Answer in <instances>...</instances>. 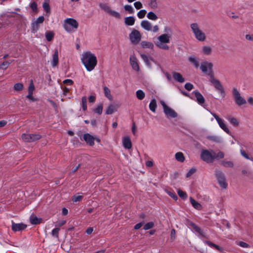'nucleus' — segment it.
<instances>
[{"label": "nucleus", "instance_id": "obj_25", "mask_svg": "<svg viewBox=\"0 0 253 253\" xmlns=\"http://www.w3.org/2000/svg\"><path fill=\"white\" fill-rule=\"evenodd\" d=\"M226 118L228 121V122L233 126H239V122L236 118L231 116H227Z\"/></svg>", "mask_w": 253, "mask_h": 253}, {"label": "nucleus", "instance_id": "obj_56", "mask_svg": "<svg viewBox=\"0 0 253 253\" xmlns=\"http://www.w3.org/2000/svg\"><path fill=\"white\" fill-rule=\"evenodd\" d=\"M196 172V169L192 168L186 173V177H189Z\"/></svg>", "mask_w": 253, "mask_h": 253}, {"label": "nucleus", "instance_id": "obj_14", "mask_svg": "<svg viewBox=\"0 0 253 253\" xmlns=\"http://www.w3.org/2000/svg\"><path fill=\"white\" fill-rule=\"evenodd\" d=\"M129 63L132 68L136 72H139L140 67L138 63L137 59L135 55L133 54L130 56Z\"/></svg>", "mask_w": 253, "mask_h": 253}, {"label": "nucleus", "instance_id": "obj_17", "mask_svg": "<svg viewBox=\"0 0 253 253\" xmlns=\"http://www.w3.org/2000/svg\"><path fill=\"white\" fill-rule=\"evenodd\" d=\"M122 143L123 146L127 149H130L132 147V144L130 138L128 136H124L123 138Z\"/></svg>", "mask_w": 253, "mask_h": 253}, {"label": "nucleus", "instance_id": "obj_24", "mask_svg": "<svg viewBox=\"0 0 253 253\" xmlns=\"http://www.w3.org/2000/svg\"><path fill=\"white\" fill-rule=\"evenodd\" d=\"M192 93L194 94L199 104H202L204 103L205 99L203 96L198 91H194Z\"/></svg>", "mask_w": 253, "mask_h": 253}, {"label": "nucleus", "instance_id": "obj_8", "mask_svg": "<svg viewBox=\"0 0 253 253\" xmlns=\"http://www.w3.org/2000/svg\"><path fill=\"white\" fill-rule=\"evenodd\" d=\"M232 93L235 103L237 106H241L246 104V100L241 96L240 93L236 88L233 89Z\"/></svg>", "mask_w": 253, "mask_h": 253}, {"label": "nucleus", "instance_id": "obj_45", "mask_svg": "<svg viewBox=\"0 0 253 253\" xmlns=\"http://www.w3.org/2000/svg\"><path fill=\"white\" fill-rule=\"evenodd\" d=\"M191 225L193 229L197 232H198L199 234L201 235H203V232L201 230V229L198 227L197 225H196L195 224L191 223Z\"/></svg>", "mask_w": 253, "mask_h": 253}, {"label": "nucleus", "instance_id": "obj_15", "mask_svg": "<svg viewBox=\"0 0 253 253\" xmlns=\"http://www.w3.org/2000/svg\"><path fill=\"white\" fill-rule=\"evenodd\" d=\"M44 18L43 16L39 17L37 20L32 23V30L34 33H36L39 30V24L43 22Z\"/></svg>", "mask_w": 253, "mask_h": 253}, {"label": "nucleus", "instance_id": "obj_32", "mask_svg": "<svg viewBox=\"0 0 253 253\" xmlns=\"http://www.w3.org/2000/svg\"><path fill=\"white\" fill-rule=\"evenodd\" d=\"M175 158L178 162L181 163L185 161V157L183 154L181 152H177L175 154Z\"/></svg>", "mask_w": 253, "mask_h": 253}, {"label": "nucleus", "instance_id": "obj_58", "mask_svg": "<svg viewBox=\"0 0 253 253\" xmlns=\"http://www.w3.org/2000/svg\"><path fill=\"white\" fill-rule=\"evenodd\" d=\"M184 86L185 89L188 91L191 90L193 88V85L190 83H186Z\"/></svg>", "mask_w": 253, "mask_h": 253}, {"label": "nucleus", "instance_id": "obj_64", "mask_svg": "<svg viewBox=\"0 0 253 253\" xmlns=\"http://www.w3.org/2000/svg\"><path fill=\"white\" fill-rule=\"evenodd\" d=\"M248 102L252 106H253V97H249L248 98Z\"/></svg>", "mask_w": 253, "mask_h": 253}, {"label": "nucleus", "instance_id": "obj_55", "mask_svg": "<svg viewBox=\"0 0 253 253\" xmlns=\"http://www.w3.org/2000/svg\"><path fill=\"white\" fill-rule=\"evenodd\" d=\"M224 154L223 152H219L217 153V154H215L214 159H222L224 157Z\"/></svg>", "mask_w": 253, "mask_h": 253}, {"label": "nucleus", "instance_id": "obj_2", "mask_svg": "<svg viewBox=\"0 0 253 253\" xmlns=\"http://www.w3.org/2000/svg\"><path fill=\"white\" fill-rule=\"evenodd\" d=\"M81 61L88 72L93 71L97 64L96 56L90 51H84L82 53Z\"/></svg>", "mask_w": 253, "mask_h": 253}, {"label": "nucleus", "instance_id": "obj_33", "mask_svg": "<svg viewBox=\"0 0 253 253\" xmlns=\"http://www.w3.org/2000/svg\"><path fill=\"white\" fill-rule=\"evenodd\" d=\"M149 109L153 112H155L156 111V109L157 108V101L155 99H153L149 104Z\"/></svg>", "mask_w": 253, "mask_h": 253}, {"label": "nucleus", "instance_id": "obj_6", "mask_svg": "<svg viewBox=\"0 0 253 253\" xmlns=\"http://www.w3.org/2000/svg\"><path fill=\"white\" fill-rule=\"evenodd\" d=\"M210 82L212 84L215 89L220 94L221 96L223 98L225 96V92L224 88L218 80L216 79L213 76H211Z\"/></svg>", "mask_w": 253, "mask_h": 253}, {"label": "nucleus", "instance_id": "obj_51", "mask_svg": "<svg viewBox=\"0 0 253 253\" xmlns=\"http://www.w3.org/2000/svg\"><path fill=\"white\" fill-rule=\"evenodd\" d=\"M133 4L136 9H140L143 7L142 3L139 1H135Z\"/></svg>", "mask_w": 253, "mask_h": 253}, {"label": "nucleus", "instance_id": "obj_34", "mask_svg": "<svg viewBox=\"0 0 253 253\" xmlns=\"http://www.w3.org/2000/svg\"><path fill=\"white\" fill-rule=\"evenodd\" d=\"M103 90H104L105 96L109 100H112L113 99V98H112V95L111 94V91H110V89L108 87L105 86L103 88Z\"/></svg>", "mask_w": 253, "mask_h": 253}, {"label": "nucleus", "instance_id": "obj_53", "mask_svg": "<svg viewBox=\"0 0 253 253\" xmlns=\"http://www.w3.org/2000/svg\"><path fill=\"white\" fill-rule=\"evenodd\" d=\"M10 64V63L8 61L3 62L0 65V68L2 69H6Z\"/></svg>", "mask_w": 253, "mask_h": 253}, {"label": "nucleus", "instance_id": "obj_50", "mask_svg": "<svg viewBox=\"0 0 253 253\" xmlns=\"http://www.w3.org/2000/svg\"><path fill=\"white\" fill-rule=\"evenodd\" d=\"M166 192L173 200L175 201L177 200V197L174 192H170L168 190H166Z\"/></svg>", "mask_w": 253, "mask_h": 253}, {"label": "nucleus", "instance_id": "obj_27", "mask_svg": "<svg viewBox=\"0 0 253 253\" xmlns=\"http://www.w3.org/2000/svg\"><path fill=\"white\" fill-rule=\"evenodd\" d=\"M140 45L143 48H149L152 49L154 47V44L152 42L145 41L141 42Z\"/></svg>", "mask_w": 253, "mask_h": 253}, {"label": "nucleus", "instance_id": "obj_20", "mask_svg": "<svg viewBox=\"0 0 253 253\" xmlns=\"http://www.w3.org/2000/svg\"><path fill=\"white\" fill-rule=\"evenodd\" d=\"M212 52V48L209 45H204L202 47L201 53L204 55H210Z\"/></svg>", "mask_w": 253, "mask_h": 253}, {"label": "nucleus", "instance_id": "obj_41", "mask_svg": "<svg viewBox=\"0 0 253 253\" xmlns=\"http://www.w3.org/2000/svg\"><path fill=\"white\" fill-rule=\"evenodd\" d=\"M146 13L147 12L145 10H140L138 12L137 16L139 19H142L145 16Z\"/></svg>", "mask_w": 253, "mask_h": 253}, {"label": "nucleus", "instance_id": "obj_42", "mask_svg": "<svg viewBox=\"0 0 253 253\" xmlns=\"http://www.w3.org/2000/svg\"><path fill=\"white\" fill-rule=\"evenodd\" d=\"M13 88L16 91H21L23 89V85L21 83H17L14 85Z\"/></svg>", "mask_w": 253, "mask_h": 253}, {"label": "nucleus", "instance_id": "obj_60", "mask_svg": "<svg viewBox=\"0 0 253 253\" xmlns=\"http://www.w3.org/2000/svg\"><path fill=\"white\" fill-rule=\"evenodd\" d=\"M238 245L243 248H249L250 247L249 245L244 242H239Z\"/></svg>", "mask_w": 253, "mask_h": 253}, {"label": "nucleus", "instance_id": "obj_36", "mask_svg": "<svg viewBox=\"0 0 253 253\" xmlns=\"http://www.w3.org/2000/svg\"><path fill=\"white\" fill-rule=\"evenodd\" d=\"M147 17L149 19L153 21H155L158 19L157 15L152 11L149 12L147 13Z\"/></svg>", "mask_w": 253, "mask_h": 253}, {"label": "nucleus", "instance_id": "obj_35", "mask_svg": "<svg viewBox=\"0 0 253 253\" xmlns=\"http://www.w3.org/2000/svg\"><path fill=\"white\" fill-rule=\"evenodd\" d=\"M30 220L32 224H38L41 223V219L38 218L35 215L31 216Z\"/></svg>", "mask_w": 253, "mask_h": 253}, {"label": "nucleus", "instance_id": "obj_9", "mask_svg": "<svg viewBox=\"0 0 253 253\" xmlns=\"http://www.w3.org/2000/svg\"><path fill=\"white\" fill-rule=\"evenodd\" d=\"M99 5L101 9L104 10L109 15L116 19H120L121 18V14L118 12L112 9L111 7L107 4L100 3Z\"/></svg>", "mask_w": 253, "mask_h": 253}, {"label": "nucleus", "instance_id": "obj_62", "mask_svg": "<svg viewBox=\"0 0 253 253\" xmlns=\"http://www.w3.org/2000/svg\"><path fill=\"white\" fill-rule=\"evenodd\" d=\"M26 97L28 99L32 101H34L36 100V99L33 96V93H28V95Z\"/></svg>", "mask_w": 253, "mask_h": 253}, {"label": "nucleus", "instance_id": "obj_5", "mask_svg": "<svg viewBox=\"0 0 253 253\" xmlns=\"http://www.w3.org/2000/svg\"><path fill=\"white\" fill-rule=\"evenodd\" d=\"M142 39V35L137 30L133 29L129 34V39L130 42L134 45L138 44Z\"/></svg>", "mask_w": 253, "mask_h": 253}, {"label": "nucleus", "instance_id": "obj_49", "mask_svg": "<svg viewBox=\"0 0 253 253\" xmlns=\"http://www.w3.org/2000/svg\"><path fill=\"white\" fill-rule=\"evenodd\" d=\"M222 165L225 167L232 168L233 167V163L231 161H223Z\"/></svg>", "mask_w": 253, "mask_h": 253}, {"label": "nucleus", "instance_id": "obj_28", "mask_svg": "<svg viewBox=\"0 0 253 253\" xmlns=\"http://www.w3.org/2000/svg\"><path fill=\"white\" fill-rule=\"evenodd\" d=\"M140 56H141V58L143 59V60L144 61V62L145 63L146 65L149 68H151V64L150 62V60L154 61L153 58H149L148 57V56L146 55H145V54H141Z\"/></svg>", "mask_w": 253, "mask_h": 253}, {"label": "nucleus", "instance_id": "obj_7", "mask_svg": "<svg viewBox=\"0 0 253 253\" xmlns=\"http://www.w3.org/2000/svg\"><path fill=\"white\" fill-rule=\"evenodd\" d=\"M215 157V153L213 151H209L203 150L201 153V158L205 162L210 163L213 162Z\"/></svg>", "mask_w": 253, "mask_h": 253}, {"label": "nucleus", "instance_id": "obj_43", "mask_svg": "<svg viewBox=\"0 0 253 253\" xmlns=\"http://www.w3.org/2000/svg\"><path fill=\"white\" fill-rule=\"evenodd\" d=\"M177 194L178 196L183 199H185L187 197V194L180 189L177 190Z\"/></svg>", "mask_w": 253, "mask_h": 253}, {"label": "nucleus", "instance_id": "obj_63", "mask_svg": "<svg viewBox=\"0 0 253 253\" xmlns=\"http://www.w3.org/2000/svg\"><path fill=\"white\" fill-rule=\"evenodd\" d=\"M96 97L94 95H90L88 97V100L89 102L93 103L95 102Z\"/></svg>", "mask_w": 253, "mask_h": 253}, {"label": "nucleus", "instance_id": "obj_18", "mask_svg": "<svg viewBox=\"0 0 253 253\" xmlns=\"http://www.w3.org/2000/svg\"><path fill=\"white\" fill-rule=\"evenodd\" d=\"M83 139L86 142L87 144L90 146L94 145V141L95 138L93 136L89 133H85L83 135Z\"/></svg>", "mask_w": 253, "mask_h": 253}, {"label": "nucleus", "instance_id": "obj_44", "mask_svg": "<svg viewBox=\"0 0 253 253\" xmlns=\"http://www.w3.org/2000/svg\"><path fill=\"white\" fill-rule=\"evenodd\" d=\"M154 226V223L153 222H149L145 224L143 227L144 230H147L150 229L152 228Z\"/></svg>", "mask_w": 253, "mask_h": 253}, {"label": "nucleus", "instance_id": "obj_29", "mask_svg": "<svg viewBox=\"0 0 253 253\" xmlns=\"http://www.w3.org/2000/svg\"><path fill=\"white\" fill-rule=\"evenodd\" d=\"M189 199L191 205L195 209L198 210H201L202 209L201 205L199 203L195 201L193 198L190 197Z\"/></svg>", "mask_w": 253, "mask_h": 253}, {"label": "nucleus", "instance_id": "obj_54", "mask_svg": "<svg viewBox=\"0 0 253 253\" xmlns=\"http://www.w3.org/2000/svg\"><path fill=\"white\" fill-rule=\"evenodd\" d=\"M60 230V229L59 228H56L52 230V235L53 236H55L56 237H58V233Z\"/></svg>", "mask_w": 253, "mask_h": 253}, {"label": "nucleus", "instance_id": "obj_47", "mask_svg": "<svg viewBox=\"0 0 253 253\" xmlns=\"http://www.w3.org/2000/svg\"><path fill=\"white\" fill-rule=\"evenodd\" d=\"M35 90V86L32 80H31L30 84L28 87V93H33Z\"/></svg>", "mask_w": 253, "mask_h": 253}, {"label": "nucleus", "instance_id": "obj_10", "mask_svg": "<svg viewBox=\"0 0 253 253\" xmlns=\"http://www.w3.org/2000/svg\"><path fill=\"white\" fill-rule=\"evenodd\" d=\"M163 107L164 112L167 118H175L177 117V113L172 109L167 106L163 101H161Z\"/></svg>", "mask_w": 253, "mask_h": 253}, {"label": "nucleus", "instance_id": "obj_11", "mask_svg": "<svg viewBox=\"0 0 253 253\" xmlns=\"http://www.w3.org/2000/svg\"><path fill=\"white\" fill-rule=\"evenodd\" d=\"M41 136L39 134H25L24 133L21 136V138L24 142H31L40 139Z\"/></svg>", "mask_w": 253, "mask_h": 253}, {"label": "nucleus", "instance_id": "obj_13", "mask_svg": "<svg viewBox=\"0 0 253 253\" xmlns=\"http://www.w3.org/2000/svg\"><path fill=\"white\" fill-rule=\"evenodd\" d=\"M212 115L213 116V117L215 118L216 121H217L218 125L220 127L223 129L225 132H226L228 134H230V131L228 127H227L225 122L224 120L222 119L219 118L216 114L215 113H211Z\"/></svg>", "mask_w": 253, "mask_h": 253}, {"label": "nucleus", "instance_id": "obj_1", "mask_svg": "<svg viewBox=\"0 0 253 253\" xmlns=\"http://www.w3.org/2000/svg\"><path fill=\"white\" fill-rule=\"evenodd\" d=\"M164 31L165 33L157 37L155 42V44L159 49L169 50V44L172 37V32L171 29L168 27H165Z\"/></svg>", "mask_w": 253, "mask_h": 253}, {"label": "nucleus", "instance_id": "obj_12", "mask_svg": "<svg viewBox=\"0 0 253 253\" xmlns=\"http://www.w3.org/2000/svg\"><path fill=\"white\" fill-rule=\"evenodd\" d=\"M215 176L220 186L223 189H226L227 186V183L226 182L224 174L220 171H216Z\"/></svg>", "mask_w": 253, "mask_h": 253}, {"label": "nucleus", "instance_id": "obj_37", "mask_svg": "<svg viewBox=\"0 0 253 253\" xmlns=\"http://www.w3.org/2000/svg\"><path fill=\"white\" fill-rule=\"evenodd\" d=\"M136 95L137 98L139 100H142L145 96V94L144 92L140 89L136 91Z\"/></svg>", "mask_w": 253, "mask_h": 253}, {"label": "nucleus", "instance_id": "obj_3", "mask_svg": "<svg viewBox=\"0 0 253 253\" xmlns=\"http://www.w3.org/2000/svg\"><path fill=\"white\" fill-rule=\"evenodd\" d=\"M192 33L195 39L200 42H205L207 39L205 33L200 28L199 25L197 23H193L190 24Z\"/></svg>", "mask_w": 253, "mask_h": 253}, {"label": "nucleus", "instance_id": "obj_30", "mask_svg": "<svg viewBox=\"0 0 253 253\" xmlns=\"http://www.w3.org/2000/svg\"><path fill=\"white\" fill-rule=\"evenodd\" d=\"M172 76L174 79L179 83H183L185 81L182 76L179 73L173 72L172 73Z\"/></svg>", "mask_w": 253, "mask_h": 253}, {"label": "nucleus", "instance_id": "obj_39", "mask_svg": "<svg viewBox=\"0 0 253 253\" xmlns=\"http://www.w3.org/2000/svg\"><path fill=\"white\" fill-rule=\"evenodd\" d=\"M82 106L84 111L87 110V99L85 96H84L82 98Z\"/></svg>", "mask_w": 253, "mask_h": 253}, {"label": "nucleus", "instance_id": "obj_16", "mask_svg": "<svg viewBox=\"0 0 253 253\" xmlns=\"http://www.w3.org/2000/svg\"><path fill=\"white\" fill-rule=\"evenodd\" d=\"M212 67V63L207 61L203 62L200 66V69L203 73H207L208 70L211 71Z\"/></svg>", "mask_w": 253, "mask_h": 253}, {"label": "nucleus", "instance_id": "obj_26", "mask_svg": "<svg viewBox=\"0 0 253 253\" xmlns=\"http://www.w3.org/2000/svg\"><path fill=\"white\" fill-rule=\"evenodd\" d=\"M188 60L196 68H198L199 67V60L195 56H191L189 57Z\"/></svg>", "mask_w": 253, "mask_h": 253}, {"label": "nucleus", "instance_id": "obj_19", "mask_svg": "<svg viewBox=\"0 0 253 253\" xmlns=\"http://www.w3.org/2000/svg\"><path fill=\"white\" fill-rule=\"evenodd\" d=\"M26 227V225L23 223H15L12 222V229L15 232L23 230Z\"/></svg>", "mask_w": 253, "mask_h": 253}, {"label": "nucleus", "instance_id": "obj_61", "mask_svg": "<svg viewBox=\"0 0 253 253\" xmlns=\"http://www.w3.org/2000/svg\"><path fill=\"white\" fill-rule=\"evenodd\" d=\"M159 30V28L158 25H155L153 27L152 26V30L151 31H152L154 33H157L158 32Z\"/></svg>", "mask_w": 253, "mask_h": 253}, {"label": "nucleus", "instance_id": "obj_38", "mask_svg": "<svg viewBox=\"0 0 253 253\" xmlns=\"http://www.w3.org/2000/svg\"><path fill=\"white\" fill-rule=\"evenodd\" d=\"M54 36V33L53 31H49L46 33L45 37L46 40L50 42L51 41Z\"/></svg>", "mask_w": 253, "mask_h": 253}, {"label": "nucleus", "instance_id": "obj_59", "mask_svg": "<svg viewBox=\"0 0 253 253\" xmlns=\"http://www.w3.org/2000/svg\"><path fill=\"white\" fill-rule=\"evenodd\" d=\"M43 8L47 13H48L50 12V7H49V4L47 3H46V2L43 3Z\"/></svg>", "mask_w": 253, "mask_h": 253}, {"label": "nucleus", "instance_id": "obj_48", "mask_svg": "<svg viewBox=\"0 0 253 253\" xmlns=\"http://www.w3.org/2000/svg\"><path fill=\"white\" fill-rule=\"evenodd\" d=\"M83 198V196L80 195H75L72 198L73 202H77L80 201Z\"/></svg>", "mask_w": 253, "mask_h": 253}, {"label": "nucleus", "instance_id": "obj_31", "mask_svg": "<svg viewBox=\"0 0 253 253\" xmlns=\"http://www.w3.org/2000/svg\"><path fill=\"white\" fill-rule=\"evenodd\" d=\"M135 18L132 16L127 17L125 18V23L127 26H132L134 24Z\"/></svg>", "mask_w": 253, "mask_h": 253}, {"label": "nucleus", "instance_id": "obj_23", "mask_svg": "<svg viewBox=\"0 0 253 253\" xmlns=\"http://www.w3.org/2000/svg\"><path fill=\"white\" fill-rule=\"evenodd\" d=\"M140 25L142 28L147 31H151L152 30V24L147 20H143L141 22Z\"/></svg>", "mask_w": 253, "mask_h": 253}, {"label": "nucleus", "instance_id": "obj_22", "mask_svg": "<svg viewBox=\"0 0 253 253\" xmlns=\"http://www.w3.org/2000/svg\"><path fill=\"white\" fill-rule=\"evenodd\" d=\"M118 106L116 104H110L106 110V114L107 115H111L114 112L117 111Z\"/></svg>", "mask_w": 253, "mask_h": 253}, {"label": "nucleus", "instance_id": "obj_4", "mask_svg": "<svg viewBox=\"0 0 253 253\" xmlns=\"http://www.w3.org/2000/svg\"><path fill=\"white\" fill-rule=\"evenodd\" d=\"M79 26V23L73 18H66L64 21L63 27L67 32H72L76 30Z\"/></svg>", "mask_w": 253, "mask_h": 253}, {"label": "nucleus", "instance_id": "obj_57", "mask_svg": "<svg viewBox=\"0 0 253 253\" xmlns=\"http://www.w3.org/2000/svg\"><path fill=\"white\" fill-rule=\"evenodd\" d=\"M240 153L241 155L247 159H250L248 154L246 153L245 151L243 149H240Z\"/></svg>", "mask_w": 253, "mask_h": 253}, {"label": "nucleus", "instance_id": "obj_40", "mask_svg": "<svg viewBox=\"0 0 253 253\" xmlns=\"http://www.w3.org/2000/svg\"><path fill=\"white\" fill-rule=\"evenodd\" d=\"M102 110L103 105L102 104H100L94 109V112L98 115H101L102 112Z\"/></svg>", "mask_w": 253, "mask_h": 253}, {"label": "nucleus", "instance_id": "obj_21", "mask_svg": "<svg viewBox=\"0 0 253 253\" xmlns=\"http://www.w3.org/2000/svg\"><path fill=\"white\" fill-rule=\"evenodd\" d=\"M58 52L57 49L54 51L51 61V64L53 67H56L58 64Z\"/></svg>", "mask_w": 253, "mask_h": 253}, {"label": "nucleus", "instance_id": "obj_46", "mask_svg": "<svg viewBox=\"0 0 253 253\" xmlns=\"http://www.w3.org/2000/svg\"><path fill=\"white\" fill-rule=\"evenodd\" d=\"M148 5L152 9H156L158 6L157 1L149 0Z\"/></svg>", "mask_w": 253, "mask_h": 253}, {"label": "nucleus", "instance_id": "obj_52", "mask_svg": "<svg viewBox=\"0 0 253 253\" xmlns=\"http://www.w3.org/2000/svg\"><path fill=\"white\" fill-rule=\"evenodd\" d=\"M124 9L126 11L129 12L130 13H133V8L130 5H126L124 6Z\"/></svg>", "mask_w": 253, "mask_h": 253}]
</instances>
